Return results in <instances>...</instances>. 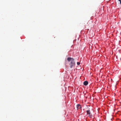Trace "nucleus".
<instances>
[{"mask_svg":"<svg viewBox=\"0 0 121 121\" xmlns=\"http://www.w3.org/2000/svg\"><path fill=\"white\" fill-rule=\"evenodd\" d=\"M67 60L69 62L71 61V62L69 63V65L71 68H72L75 65V62L73 59L71 57H69L67 58Z\"/></svg>","mask_w":121,"mask_h":121,"instance_id":"1","label":"nucleus"},{"mask_svg":"<svg viewBox=\"0 0 121 121\" xmlns=\"http://www.w3.org/2000/svg\"><path fill=\"white\" fill-rule=\"evenodd\" d=\"M86 113L87 114L89 115V116L90 118H91L92 115L91 114V112L90 110L89 109L87 110L86 111Z\"/></svg>","mask_w":121,"mask_h":121,"instance_id":"2","label":"nucleus"},{"mask_svg":"<svg viewBox=\"0 0 121 121\" xmlns=\"http://www.w3.org/2000/svg\"><path fill=\"white\" fill-rule=\"evenodd\" d=\"M88 82L86 81H84L83 83V84L85 86H86L88 85Z\"/></svg>","mask_w":121,"mask_h":121,"instance_id":"3","label":"nucleus"},{"mask_svg":"<svg viewBox=\"0 0 121 121\" xmlns=\"http://www.w3.org/2000/svg\"><path fill=\"white\" fill-rule=\"evenodd\" d=\"M77 108L78 109H80L81 108V107L80 105L79 104H77Z\"/></svg>","mask_w":121,"mask_h":121,"instance_id":"4","label":"nucleus"},{"mask_svg":"<svg viewBox=\"0 0 121 121\" xmlns=\"http://www.w3.org/2000/svg\"><path fill=\"white\" fill-rule=\"evenodd\" d=\"M77 64L78 65H79L80 64V63L79 62H77Z\"/></svg>","mask_w":121,"mask_h":121,"instance_id":"5","label":"nucleus"},{"mask_svg":"<svg viewBox=\"0 0 121 121\" xmlns=\"http://www.w3.org/2000/svg\"><path fill=\"white\" fill-rule=\"evenodd\" d=\"M118 1L120 2V3L121 4V0H118Z\"/></svg>","mask_w":121,"mask_h":121,"instance_id":"6","label":"nucleus"}]
</instances>
